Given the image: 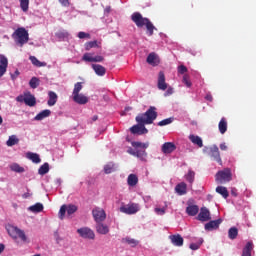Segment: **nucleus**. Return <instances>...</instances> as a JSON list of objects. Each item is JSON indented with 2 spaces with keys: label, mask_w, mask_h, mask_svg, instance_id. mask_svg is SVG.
I'll use <instances>...</instances> for the list:
<instances>
[{
  "label": "nucleus",
  "mask_w": 256,
  "mask_h": 256,
  "mask_svg": "<svg viewBox=\"0 0 256 256\" xmlns=\"http://www.w3.org/2000/svg\"><path fill=\"white\" fill-rule=\"evenodd\" d=\"M238 234H239L238 228H236V227L229 228V230H228V238L230 240H236Z\"/></svg>",
  "instance_id": "34"
},
{
  "label": "nucleus",
  "mask_w": 256,
  "mask_h": 256,
  "mask_svg": "<svg viewBox=\"0 0 256 256\" xmlns=\"http://www.w3.org/2000/svg\"><path fill=\"white\" fill-rule=\"evenodd\" d=\"M18 75H20V71H19V69H16L15 73H12L11 78L16 79L18 77Z\"/></svg>",
  "instance_id": "57"
},
{
  "label": "nucleus",
  "mask_w": 256,
  "mask_h": 256,
  "mask_svg": "<svg viewBox=\"0 0 256 256\" xmlns=\"http://www.w3.org/2000/svg\"><path fill=\"white\" fill-rule=\"evenodd\" d=\"M168 87V83L166 82L165 73L163 71H159L158 75V89H162L165 91Z\"/></svg>",
  "instance_id": "14"
},
{
  "label": "nucleus",
  "mask_w": 256,
  "mask_h": 256,
  "mask_svg": "<svg viewBox=\"0 0 256 256\" xmlns=\"http://www.w3.org/2000/svg\"><path fill=\"white\" fill-rule=\"evenodd\" d=\"M88 101L89 97H87V95H84V93H79L77 103H79L80 105H85L86 103H88Z\"/></svg>",
  "instance_id": "38"
},
{
  "label": "nucleus",
  "mask_w": 256,
  "mask_h": 256,
  "mask_svg": "<svg viewBox=\"0 0 256 256\" xmlns=\"http://www.w3.org/2000/svg\"><path fill=\"white\" fill-rule=\"evenodd\" d=\"M122 241L126 244H129V246H131L132 248H136V246H138L139 244V240H135L134 238H123Z\"/></svg>",
  "instance_id": "37"
},
{
  "label": "nucleus",
  "mask_w": 256,
  "mask_h": 256,
  "mask_svg": "<svg viewBox=\"0 0 256 256\" xmlns=\"http://www.w3.org/2000/svg\"><path fill=\"white\" fill-rule=\"evenodd\" d=\"M97 234H101L103 236H106L110 232V228L107 224H104V222H101L100 224H96L95 226Z\"/></svg>",
  "instance_id": "15"
},
{
  "label": "nucleus",
  "mask_w": 256,
  "mask_h": 256,
  "mask_svg": "<svg viewBox=\"0 0 256 256\" xmlns=\"http://www.w3.org/2000/svg\"><path fill=\"white\" fill-rule=\"evenodd\" d=\"M8 59L5 55H0V78L5 75L8 68Z\"/></svg>",
  "instance_id": "13"
},
{
  "label": "nucleus",
  "mask_w": 256,
  "mask_h": 256,
  "mask_svg": "<svg viewBox=\"0 0 256 256\" xmlns=\"http://www.w3.org/2000/svg\"><path fill=\"white\" fill-rule=\"evenodd\" d=\"M29 85L30 87H32V89H36L37 87H39L40 85L39 77H32L29 81Z\"/></svg>",
  "instance_id": "39"
},
{
  "label": "nucleus",
  "mask_w": 256,
  "mask_h": 256,
  "mask_svg": "<svg viewBox=\"0 0 256 256\" xmlns=\"http://www.w3.org/2000/svg\"><path fill=\"white\" fill-rule=\"evenodd\" d=\"M158 113H157V107L154 105H151L145 113H138L136 115V125H132L130 127L131 133L143 135L144 133H148L147 127H145L146 124H151L155 119H157Z\"/></svg>",
  "instance_id": "1"
},
{
  "label": "nucleus",
  "mask_w": 256,
  "mask_h": 256,
  "mask_svg": "<svg viewBox=\"0 0 256 256\" xmlns=\"http://www.w3.org/2000/svg\"><path fill=\"white\" fill-rule=\"evenodd\" d=\"M94 47H100L99 43L97 40L94 41H87L85 43V50L86 51H90L91 49H93Z\"/></svg>",
  "instance_id": "36"
},
{
  "label": "nucleus",
  "mask_w": 256,
  "mask_h": 256,
  "mask_svg": "<svg viewBox=\"0 0 256 256\" xmlns=\"http://www.w3.org/2000/svg\"><path fill=\"white\" fill-rule=\"evenodd\" d=\"M231 196H234L235 198H237V196H238L237 188H232V190H231Z\"/></svg>",
  "instance_id": "58"
},
{
  "label": "nucleus",
  "mask_w": 256,
  "mask_h": 256,
  "mask_svg": "<svg viewBox=\"0 0 256 256\" xmlns=\"http://www.w3.org/2000/svg\"><path fill=\"white\" fill-rule=\"evenodd\" d=\"M4 250H5V245L0 244V254H2V252H4Z\"/></svg>",
  "instance_id": "62"
},
{
  "label": "nucleus",
  "mask_w": 256,
  "mask_h": 256,
  "mask_svg": "<svg viewBox=\"0 0 256 256\" xmlns=\"http://www.w3.org/2000/svg\"><path fill=\"white\" fill-rule=\"evenodd\" d=\"M11 170L16 171L17 173H23V171H25V168H22V166H19V164H12Z\"/></svg>",
  "instance_id": "46"
},
{
  "label": "nucleus",
  "mask_w": 256,
  "mask_h": 256,
  "mask_svg": "<svg viewBox=\"0 0 256 256\" xmlns=\"http://www.w3.org/2000/svg\"><path fill=\"white\" fill-rule=\"evenodd\" d=\"M49 169H50V166H49L48 162H45V164H42V166H40L38 173L40 175H46V173H48Z\"/></svg>",
  "instance_id": "40"
},
{
  "label": "nucleus",
  "mask_w": 256,
  "mask_h": 256,
  "mask_svg": "<svg viewBox=\"0 0 256 256\" xmlns=\"http://www.w3.org/2000/svg\"><path fill=\"white\" fill-rule=\"evenodd\" d=\"M92 216L96 222V225L101 224V222H105L107 218V214L103 208H94L92 210Z\"/></svg>",
  "instance_id": "7"
},
{
  "label": "nucleus",
  "mask_w": 256,
  "mask_h": 256,
  "mask_svg": "<svg viewBox=\"0 0 256 256\" xmlns=\"http://www.w3.org/2000/svg\"><path fill=\"white\" fill-rule=\"evenodd\" d=\"M155 212H156L157 214H161V215H164V214H165L164 208H155Z\"/></svg>",
  "instance_id": "55"
},
{
  "label": "nucleus",
  "mask_w": 256,
  "mask_h": 256,
  "mask_svg": "<svg viewBox=\"0 0 256 256\" xmlns=\"http://www.w3.org/2000/svg\"><path fill=\"white\" fill-rule=\"evenodd\" d=\"M174 93L173 87H168L167 91L165 92V95H172Z\"/></svg>",
  "instance_id": "56"
},
{
  "label": "nucleus",
  "mask_w": 256,
  "mask_h": 256,
  "mask_svg": "<svg viewBox=\"0 0 256 256\" xmlns=\"http://www.w3.org/2000/svg\"><path fill=\"white\" fill-rule=\"evenodd\" d=\"M25 103L26 105H29L30 107H34L37 103V99L35 95L31 93V91H26L25 92Z\"/></svg>",
  "instance_id": "17"
},
{
  "label": "nucleus",
  "mask_w": 256,
  "mask_h": 256,
  "mask_svg": "<svg viewBox=\"0 0 256 256\" xmlns=\"http://www.w3.org/2000/svg\"><path fill=\"white\" fill-rule=\"evenodd\" d=\"M51 115V109H43L38 113L34 119L41 121L42 119H45V117H49Z\"/></svg>",
  "instance_id": "26"
},
{
  "label": "nucleus",
  "mask_w": 256,
  "mask_h": 256,
  "mask_svg": "<svg viewBox=\"0 0 256 256\" xmlns=\"http://www.w3.org/2000/svg\"><path fill=\"white\" fill-rule=\"evenodd\" d=\"M48 95H49L48 105H50V106L55 105L57 103V100H58L57 93H55V91H50L48 93Z\"/></svg>",
  "instance_id": "28"
},
{
  "label": "nucleus",
  "mask_w": 256,
  "mask_h": 256,
  "mask_svg": "<svg viewBox=\"0 0 256 256\" xmlns=\"http://www.w3.org/2000/svg\"><path fill=\"white\" fill-rule=\"evenodd\" d=\"M220 149H222L223 151H226L228 149V145L225 142L220 143Z\"/></svg>",
  "instance_id": "59"
},
{
  "label": "nucleus",
  "mask_w": 256,
  "mask_h": 256,
  "mask_svg": "<svg viewBox=\"0 0 256 256\" xmlns=\"http://www.w3.org/2000/svg\"><path fill=\"white\" fill-rule=\"evenodd\" d=\"M12 38L15 40L17 45L23 47V45L29 41V33L25 27H18V29L12 33Z\"/></svg>",
  "instance_id": "3"
},
{
  "label": "nucleus",
  "mask_w": 256,
  "mask_h": 256,
  "mask_svg": "<svg viewBox=\"0 0 256 256\" xmlns=\"http://www.w3.org/2000/svg\"><path fill=\"white\" fill-rule=\"evenodd\" d=\"M56 37H58V39H66L67 37H69V33L68 31H58L56 33Z\"/></svg>",
  "instance_id": "48"
},
{
  "label": "nucleus",
  "mask_w": 256,
  "mask_h": 256,
  "mask_svg": "<svg viewBox=\"0 0 256 256\" xmlns=\"http://www.w3.org/2000/svg\"><path fill=\"white\" fill-rule=\"evenodd\" d=\"M131 19L137 25V27L146 26L149 35H153L154 29H156V27L153 25L152 21L148 19V17H143L141 13L136 11L135 13H132Z\"/></svg>",
  "instance_id": "2"
},
{
  "label": "nucleus",
  "mask_w": 256,
  "mask_h": 256,
  "mask_svg": "<svg viewBox=\"0 0 256 256\" xmlns=\"http://www.w3.org/2000/svg\"><path fill=\"white\" fill-rule=\"evenodd\" d=\"M66 212H67V206L64 204L63 206H61L60 212L58 213L60 220H64Z\"/></svg>",
  "instance_id": "44"
},
{
  "label": "nucleus",
  "mask_w": 256,
  "mask_h": 256,
  "mask_svg": "<svg viewBox=\"0 0 256 256\" xmlns=\"http://www.w3.org/2000/svg\"><path fill=\"white\" fill-rule=\"evenodd\" d=\"M30 61H32L33 65H36V67H45L47 63L45 61H40L35 57V55H30Z\"/></svg>",
  "instance_id": "30"
},
{
  "label": "nucleus",
  "mask_w": 256,
  "mask_h": 256,
  "mask_svg": "<svg viewBox=\"0 0 256 256\" xmlns=\"http://www.w3.org/2000/svg\"><path fill=\"white\" fill-rule=\"evenodd\" d=\"M201 244H190L191 250H199Z\"/></svg>",
  "instance_id": "53"
},
{
  "label": "nucleus",
  "mask_w": 256,
  "mask_h": 256,
  "mask_svg": "<svg viewBox=\"0 0 256 256\" xmlns=\"http://www.w3.org/2000/svg\"><path fill=\"white\" fill-rule=\"evenodd\" d=\"M133 147H143L147 148L149 147V142L143 143L142 141H132Z\"/></svg>",
  "instance_id": "43"
},
{
  "label": "nucleus",
  "mask_w": 256,
  "mask_h": 256,
  "mask_svg": "<svg viewBox=\"0 0 256 256\" xmlns=\"http://www.w3.org/2000/svg\"><path fill=\"white\" fill-rule=\"evenodd\" d=\"M83 61H88V62H92L99 64L102 61H104L105 57H103V55H93V53H84L83 57H82Z\"/></svg>",
  "instance_id": "10"
},
{
  "label": "nucleus",
  "mask_w": 256,
  "mask_h": 256,
  "mask_svg": "<svg viewBox=\"0 0 256 256\" xmlns=\"http://www.w3.org/2000/svg\"><path fill=\"white\" fill-rule=\"evenodd\" d=\"M140 210V206L139 204H128L127 206H121L120 208V212H122L123 214H137V212H139Z\"/></svg>",
  "instance_id": "8"
},
{
  "label": "nucleus",
  "mask_w": 256,
  "mask_h": 256,
  "mask_svg": "<svg viewBox=\"0 0 256 256\" xmlns=\"http://www.w3.org/2000/svg\"><path fill=\"white\" fill-rule=\"evenodd\" d=\"M173 118L172 117H167L166 119H162L161 121L158 122V125H169L170 123H172Z\"/></svg>",
  "instance_id": "49"
},
{
  "label": "nucleus",
  "mask_w": 256,
  "mask_h": 256,
  "mask_svg": "<svg viewBox=\"0 0 256 256\" xmlns=\"http://www.w3.org/2000/svg\"><path fill=\"white\" fill-rule=\"evenodd\" d=\"M198 220H200V222H208L211 220V214L208 208H201L200 214H198Z\"/></svg>",
  "instance_id": "16"
},
{
  "label": "nucleus",
  "mask_w": 256,
  "mask_h": 256,
  "mask_svg": "<svg viewBox=\"0 0 256 256\" xmlns=\"http://www.w3.org/2000/svg\"><path fill=\"white\" fill-rule=\"evenodd\" d=\"M104 171L105 173H113V171H115V164H113V162L106 164V166H104Z\"/></svg>",
  "instance_id": "41"
},
{
  "label": "nucleus",
  "mask_w": 256,
  "mask_h": 256,
  "mask_svg": "<svg viewBox=\"0 0 256 256\" xmlns=\"http://www.w3.org/2000/svg\"><path fill=\"white\" fill-rule=\"evenodd\" d=\"M216 192L220 194L224 199L229 198V192L225 186H217Z\"/></svg>",
  "instance_id": "29"
},
{
  "label": "nucleus",
  "mask_w": 256,
  "mask_h": 256,
  "mask_svg": "<svg viewBox=\"0 0 256 256\" xmlns=\"http://www.w3.org/2000/svg\"><path fill=\"white\" fill-rule=\"evenodd\" d=\"M175 192L179 196H185V194H187V184H185V182H180V184H177L175 187Z\"/></svg>",
  "instance_id": "22"
},
{
  "label": "nucleus",
  "mask_w": 256,
  "mask_h": 256,
  "mask_svg": "<svg viewBox=\"0 0 256 256\" xmlns=\"http://www.w3.org/2000/svg\"><path fill=\"white\" fill-rule=\"evenodd\" d=\"M253 248H254L253 242H247V244L242 250L241 256H252Z\"/></svg>",
  "instance_id": "23"
},
{
  "label": "nucleus",
  "mask_w": 256,
  "mask_h": 256,
  "mask_svg": "<svg viewBox=\"0 0 256 256\" xmlns=\"http://www.w3.org/2000/svg\"><path fill=\"white\" fill-rule=\"evenodd\" d=\"M78 37L79 39H85V38L91 39L90 33H86L85 31H79Z\"/></svg>",
  "instance_id": "50"
},
{
  "label": "nucleus",
  "mask_w": 256,
  "mask_h": 256,
  "mask_svg": "<svg viewBox=\"0 0 256 256\" xmlns=\"http://www.w3.org/2000/svg\"><path fill=\"white\" fill-rule=\"evenodd\" d=\"M92 69L95 71L96 75L104 76L106 75L107 69L104 65L97 63H92Z\"/></svg>",
  "instance_id": "19"
},
{
  "label": "nucleus",
  "mask_w": 256,
  "mask_h": 256,
  "mask_svg": "<svg viewBox=\"0 0 256 256\" xmlns=\"http://www.w3.org/2000/svg\"><path fill=\"white\" fill-rule=\"evenodd\" d=\"M30 196H31V194H29V192H27L26 194H23L24 199L30 198Z\"/></svg>",
  "instance_id": "64"
},
{
  "label": "nucleus",
  "mask_w": 256,
  "mask_h": 256,
  "mask_svg": "<svg viewBox=\"0 0 256 256\" xmlns=\"http://www.w3.org/2000/svg\"><path fill=\"white\" fill-rule=\"evenodd\" d=\"M78 210V207L73 205V204H70L69 206H67V214L68 216H71L72 214H75V212H77Z\"/></svg>",
  "instance_id": "42"
},
{
  "label": "nucleus",
  "mask_w": 256,
  "mask_h": 256,
  "mask_svg": "<svg viewBox=\"0 0 256 256\" xmlns=\"http://www.w3.org/2000/svg\"><path fill=\"white\" fill-rule=\"evenodd\" d=\"M228 128V121L226 119V117H222V119H220L219 123H218V129L220 131V133L224 134L226 133Z\"/></svg>",
  "instance_id": "24"
},
{
  "label": "nucleus",
  "mask_w": 256,
  "mask_h": 256,
  "mask_svg": "<svg viewBox=\"0 0 256 256\" xmlns=\"http://www.w3.org/2000/svg\"><path fill=\"white\" fill-rule=\"evenodd\" d=\"M206 99H207L208 101H213V95H212L211 93H207V94H206Z\"/></svg>",
  "instance_id": "61"
},
{
  "label": "nucleus",
  "mask_w": 256,
  "mask_h": 256,
  "mask_svg": "<svg viewBox=\"0 0 256 256\" xmlns=\"http://www.w3.org/2000/svg\"><path fill=\"white\" fill-rule=\"evenodd\" d=\"M176 145L172 141H166L162 145V151L163 153H172V151H175Z\"/></svg>",
  "instance_id": "20"
},
{
  "label": "nucleus",
  "mask_w": 256,
  "mask_h": 256,
  "mask_svg": "<svg viewBox=\"0 0 256 256\" xmlns=\"http://www.w3.org/2000/svg\"><path fill=\"white\" fill-rule=\"evenodd\" d=\"M195 178V172L193 170H189L188 174L186 175V180L189 181V183H194Z\"/></svg>",
  "instance_id": "47"
},
{
  "label": "nucleus",
  "mask_w": 256,
  "mask_h": 256,
  "mask_svg": "<svg viewBox=\"0 0 256 256\" xmlns=\"http://www.w3.org/2000/svg\"><path fill=\"white\" fill-rule=\"evenodd\" d=\"M20 139L17 137V135H10L9 139H7L6 143L9 147H12L13 145H17L19 143Z\"/></svg>",
  "instance_id": "33"
},
{
  "label": "nucleus",
  "mask_w": 256,
  "mask_h": 256,
  "mask_svg": "<svg viewBox=\"0 0 256 256\" xmlns=\"http://www.w3.org/2000/svg\"><path fill=\"white\" fill-rule=\"evenodd\" d=\"M138 181H139V178L137 174H129L127 179L128 185H131V187H134V185H137Z\"/></svg>",
  "instance_id": "31"
},
{
  "label": "nucleus",
  "mask_w": 256,
  "mask_h": 256,
  "mask_svg": "<svg viewBox=\"0 0 256 256\" xmlns=\"http://www.w3.org/2000/svg\"><path fill=\"white\" fill-rule=\"evenodd\" d=\"M186 213L188 214V216H197V214H199V206H196V205L187 206Z\"/></svg>",
  "instance_id": "25"
},
{
  "label": "nucleus",
  "mask_w": 256,
  "mask_h": 256,
  "mask_svg": "<svg viewBox=\"0 0 256 256\" xmlns=\"http://www.w3.org/2000/svg\"><path fill=\"white\" fill-rule=\"evenodd\" d=\"M16 100H17V101H20V102H23V101H24V103H25V93H24L23 95H18V96L16 97Z\"/></svg>",
  "instance_id": "54"
},
{
  "label": "nucleus",
  "mask_w": 256,
  "mask_h": 256,
  "mask_svg": "<svg viewBox=\"0 0 256 256\" xmlns=\"http://www.w3.org/2000/svg\"><path fill=\"white\" fill-rule=\"evenodd\" d=\"M170 240L174 246H183L184 244V238L180 234H175L173 236H170Z\"/></svg>",
  "instance_id": "21"
},
{
  "label": "nucleus",
  "mask_w": 256,
  "mask_h": 256,
  "mask_svg": "<svg viewBox=\"0 0 256 256\" xmlns=\"http://www.w3.org/2000/svg\"><path fill=\"white\" fill-rule=\"evenodd\" d=\"M231 179V168H224V170H220V172L216 174V181H218V183H227V181H231Z\"/></svg>",
  "instance_id": "6"
},
{
  "label": "nucleus",
  "mask_w": 256,
  "mask_h": 256,
  "mask_svg": "<svg viewBox=\"0 0 256 256\" xmlns=\"http://www.w3.org/2000/svg\"><path fill=\"white\" fill-rule=\"evenodd\" d=\"M128 153H131L132 155H137V151H135V149H133V147H129Z\"/></svg>",
  "instance_id": "60"
},
{
  "label": "nucleus",
  "mask_w": 256,
  "mask_h": 256,
  "mask_svg": "<svg viewBox=\"0 0 256 256\" xmlns=\"http://www.w3.org/2000/svg\"><path fill=\"white\" fill-rule=\"evenodd\" d=\"M188 69L186 67V65H179L178 67V73L184 74L187 73Z\"/></svg>",
  "instance_id": "52"
},
{
  "label": "nucleus",
  "mask_w": 256,
  "mask_h": 256,
  "mask_svg": "<svg viewBox=\"0 0 256 256\" xmlns=\"http://www.w3.org/2000/svg\"><path fill=\"white\" fill-rule=\"evenodd\" d=\"M189 139L192 141V143L198 145V147H203V139L199 135L191 134L189 135Z\"/></svg>",
  "instance_id": "27"
},
{
  "label": "nucleus",
  "mask_w": 256,
  "mask_h": 256,
  "mask_svg": "<svg viewBox=\"0 0 256 256\" xmlns=\"http://www.w3.org/2000/svg\"><path fill=\"white\" fill-rule=\"evenodd\" d=\"M83 89V83L81 81H78L77 83H75L74 88H73V101H75V103H78L79 100V94L80 91H82Z\"/></svg>",
  "instance_id": "12"
},
{
  "label": "nucleus",
  "mask_w": 256,
  "mask_h": 256,
  "mask_svg": "<svg viewBox=\"0 0 256 256\" xmlns=\"http://www.w3.org/2000/svg\"><path fill=\"white\" fill-rule=\"evenodd\" d=\"M77 233L79 234V236H81V238H85L88 240H95L96 238L95 232L91 230V228H79L77 230Z\"/></svg>",
  "instance_id": "9"
},
{
  "label": "nucleus",
  "mask_w": 256,
  "mask_h": 256,
  "mask_svg": "<svg viewBox=\"0 0 256 256\" xmlns=\"http://www.w3.org/2000/svg\"><path fill=\"white\" fill-rule=\"evenodd\" d=\"M147 63H149L150 65H153V66L159 65V63H160L159 55H157V53H155V52L149 53V55L147 57Z\"/></svg>",
  "instance_id": "18"
},
{
  "label": "nucleus",
  "mask_w": 256,
  "mask_h": 256,
  "mask_svg": "<svg viewBox=\"0 0 256 256\" xmlns=\"http://www.w3.org/2000/svg\"><path fill=\"white\" fill-rule=\"evenodd\" d=\"M27 157L33 161V163H40L41 158L39 153H34L32 151H29L27 153Z\"/></svg>",
  "instance_id": "32"
},
{
  "label": "nucleus",
  "mask_w": 256,
  "mask_h": 256,
  "mask_svg": "<svg viewBox=\"0 0 256 256\" xmlns=\"http://www.w3.org/2000/svg\"><path fill=\"white\" fill-rule=\"evenodd\" d=\"M183 83H185L187 87H191L192 83L189 79V75H183Z\"/></svg>",
  "instance_id": "51"
},
{
  "label": "nucleus",
  "mask_w": 256,
  "mask_h": 256,
  "mask_svg": "<svg viewBox=\"0 0 256 256\" xmlns=\"http://www.w3.org/2000/svg\"><path fill=\"white\" fill-rule=\"evenodd\" d=\"M111 11H112V7L111 6H108V7L105 8V12L106 13H111Z\"/></svg>",
  "instance_id": "63"
},
{
  "label": "nucleus",
  "mask_w": 256,
  "mask_h": 256,
  "mask_svg": "<svg viewBox=\"0 0 256 256\" xmlns=\"http://www.w3.org/2000/svg\"><path fill=\"white\" fill-rule=\"evenodd\" d=\"M146 155L147 153L145 151V148L136 150V157H140V159H145Z\"/></svg>",
  "instance_id": "45"
},
{
  "label": "nucleus",
  "mask_w": 256,
  "mask_h": 256,
  "mask_svg": "<svg viewBox=\"0 0 256 256\" xmlns=\"http://www.w3.org/2000/svg\"><path fill=\"white\" fill-rule=\"evenodd\" d=\"M29 210L30 212L40 213V212H43L44 206L41 203H37V204H34V206H30Z\"/></svg>",
  "instance_id": "35"
},
{
  "label": "nucleus",
  "mask_w": 256,
  "mask_h": 256,
  "mask_svg": "<svg viewBox=\"0 0 256 256\" xmlns=\"http://www.w3.org/2000/svg\"><path fill=\"white\" fill-rule=\"evenodd\" d=\"M203 151L204 153H207L208 155H210L213 161H217V163H219L220 165H223L218 145H211L210 147L206 145Z\"/></svg>",
  "instance_id": "4"
},
{
  "label": "nucleus",
  "mask_w": 256,
  "mask_h": 256,
  "mask_svg": "<svg viewBox=\"0 0 256 256\" xmlns=\"http://www.w3.org/2000/svg\"><path fill=\"white\" fill-rule=\"evenodd\" d=\"M7 231L9 236H11L12 238H20L22 242H27V236L24 230H20V228H17L16 226H8Z\"/></svg>",
  "instance_id": "5"
},
{
  "label": "nucleus",
  "mask_w": 256,
  "mask_h": 256,
  "mask_svg": "<svg viewBox=\"0 0 256 256\" xmlns=\"http://www.w3.org/2000/svg\"><path fill=\"white\" fill-rule=\"evenodd\" d=\"M223 220L219 218L218 220H211L207 224H205V230L211 232L213 230H218L219 226L222 224Z\"/></svg>",
  "instance_id": "11"
}]
</instances>
